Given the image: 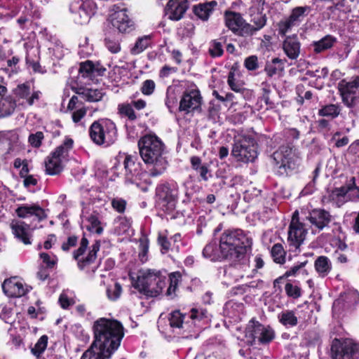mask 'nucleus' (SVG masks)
<instances>
[{"label": "nucleus", "instance_id": "obj_1", "mask_svg": "<svg viewBox=\"0 0 359 359\" xmlns=\"http://www.w3.org/2000/svg\"><path fill=\"white\" fill-rule=\"evenodd\" d=\"M252 244V240L242 230H228L222 234L219 248L216 243H210L203 248V255L212 261L220 259L247 261L245 254Z\"/></svg>", "mask_w": 359, "mask_h": 359}, {"label": "nucleus", "instance_id": "obj_2", "mask_svg": "<svg viewBox=\"0 0 359 359\" xmlns=\"http://www.w3.org/2000/svg\"><path fill=\"white\" fill-rule=\"evenodd\" d=\"M137 145L140 156L147 165L149 176L157 177L162 175L168 168V161L161 140L156 135L148 134L139 140Z\"/></svg>", "mask_w": 359, "mask_h": 359}, {"label": "nucleus", "instance_id": "obj_3", "mask_svg": "<svg viewBox=\"0 0 359 359\" xmlns=\"http://www.w3.org/2000/svg\"><path fill=\"white\" fill-rule=\"evenodd\" d=\"M94 341L107 352L113 354L124 337L123 325L116 320L100 318L93 324Z\"/></svg>", "mask_w": 359, "mask_h": 359}, {"label": "nucleus", "instance_id": "obj_4", "mask_svg": "<svg viewBox=\"0 0 359 359\" xmlns=\"http://www.w3.org/2000/svg\"><path fill=\"white\" fill-rule=\"evenodd\" d=\"M169 323L171 327L182 329L184 332H196L206 325L209 318L208 312L203 309H192L190 313L182 314L176 310L170 313Z\"/></svg>", "mask_w": 359, "mask_h": 359}, {"label": "nucleus", "instance_id": "obj_5", "mask_svg": "<svg viewBox=\"0 0 359 359\" xmlns=\"http://www.w3.org/2000/svg\"><path fill=\"white\" fill-rule=\"evenodd\" d=\"M179 196V185L175 181L158 184L156 188V203L162 211L170 213L176 208Z\"/></svg>", "mask_w": 359, "mask_h": 359}, {"label": "nucleus", "instance_id": "obj_6", "mask_svg": "<svg viewBox=\"0 0 359 359\" xmlns=\"http://www.w3.org/2000/svg\"><path fill=\"white\" fill-rule=\"evenodd\" d=\"M90 139L97 145L109 146L117 140L115 123L109 119H100L92 123L89 129Z\"/></svg>", "mask_w": 359, "mask_h": 359}, {"label": "nucleus", "instance_id": "obj_7", "mask_svg": "<svg viewBox=\"0 0 359 359\" xmlns=\"http://www.w3.org/2000/svg\"><path fill=\"white\" fill-rule=\"evenodd\" d=\"M89 242L83 236L80 242L79 247L73 252V257L77 262V266L81 270H86L87 272L91 269L93 272L97 268L95 261L97 253L100 250V243L96 241L90 247H88Z\"/></svg>", "mask_w": 359, "mask_h": 359}, {"label": "nucleus", "instance_id": "obj_8", "mask_svg": "<svg viewBox=\"0 0 359 359\" xmlns=\"http://www.w3.org/2000/svg\"><path fill=\"white\" fill-rule=\"evenodd\" d=\"M73 144L72 139L67 137L63 143L50 154L45 162L46 172L48 175H57L63 170L64 163L68 161Z\"/></svg>", "mask_w": 359, "mask_h": 359}, {"label": "nucleus", "instance_id": "obj_9", "mask_svg": "<svg viewBox=\"0 0 359 359\" xmlns=\"http://www.w3.org/2000/svg\"><path fill=\"white\" fill-rule=\"evenodd\" d=\"M273 159L281 174L295 169L300 163L299 154L290 144L282 145L273 153Z\"/></svg>", "mask_w": 359, "mask_h": 359}, {"label": "nucleus", "instance_id": "obj_10", "mask_svg": "<svg viewBox=\"0 0 359 359\" xmlns=\"http://www.w3.org/2000/svg\"><path fill=\"white\" fill-rule=\"evenodd\" d=\"M330 351L332 359H356L359 354V343L350 338L335 337Z\"/></svg>", "mask_w": 359, "mask_h": 359}, {"label": "nucleus", "instance_id": "obj_11", "mask_svg": "<svg viewBox=\"0 0 359 359\" xmlns=\"http://www.w3.org/2000/svg\"><path fill=\"white\" fill-rule=\"evenodd\" d=\"M231 155L243 163L252 162L257 157V144L254 138L244 136L237 139L232 147Z\"/></svg>", "mask_w": 359, "mask_h": 359}, {"label": "nucleus", "instance_id": "obj_12", "mask_svg": "<svg viewBox=\"0 0 359 359\" xmlns=\"http://www.w3.org/2000/svg\"><path fill=\"white\" fill-rule=\"evenodd\" d=\"M274 332L269 327H265L259 322L252 319L245 328V337L248 343L252 344H268L274 338Z\"/></svg>", "mask_w": 359, "mask_h": 359}, {"label": "nucleus", "instance_id": "obj_13", "mask_svg": "<svg viewBox=\"0 0 359 359\" xmlns=\"http://www.w3.org/2000/svg\"><path fill=\"white\" fill-rule=\"evenodd\" d=\"M298 212L293 214L287 231V243L290 251L299 252V248L303 244L307 234L305 224L301 222L298 217Z\"/></svg>", "mask_w": 359, "mask_h": 359}, {"label": "nucleus", "instance_id": "obj_14", "mask_svg": "<svg viewBox=\"0 0 359 359\" xmlns=\"http://www.w3.org/2000/svg\"><path fill=\"white\" fill-rule=\"evenodd\" d=\"M225 25L236 36L248 37L252 30L251 25L248 23L241 13L226 11L224 12Z\"/></svg>", "mask_w": 359, "mask_h": 359}, {"label": "nucleus", "instance_id": "obj_15", "mask_svg": "<svg viewBox=\"0 0 359 359\" xmlns=\"http://www.w3.org/2000/svg\"><path fill=\"white\" fill-rule=\"evenodd\" d=\"M96 4L93 0H86L81 3H72L70 11L73 13L74 20L79 25L86 24L96 12Z\"/></svg>", "mask_w": 359, "mask_h": 359}, {"label": "nucleus", "instance_id": "obj_16", "mask_svg": "<svg viewBox=\"0 0 359 359\" xmlns=\"http://www.w3.org/2000/svg\"><path fill=\"white\" fill-rule=\"evenodd\" d=\"M107 69L100 62H93L91 60H86L79 65V72L83 77L89 80L88 85L91 83H100L102 81V76L104 75Z\"/></svg>", "mask_w": 359, "mask_h": 359}, {"label": "nucleus", "instance_id": "obj_17", "mask_svg": "<svg viewBox=\"0 0 359 359\" xmlns=\"http://www.w3.org/2000/svg\"><path fill=\"white\" fill-rule=\"evenodd\" d=\"M310 11L311 8L307 6L293 8L290 15L278 23L279 34L285 35L292 27L299 25Z\"/></svg>", "mask_w": 359, "mask_h": 359}, {"label": "nucleus", "instance_id": "obj_18", "mask_svg": "<svg viewBox=\"0 0 359 359\" xmlns=\"http://www.w3.org/2000/svg\"><path fill=\"white\" fill-rule=\"evenodd\" d=\"M159 272L155 270L147 269L140 271L137 279L135 283L141 294L149 297L150 289L154 287Z\"/></svg>", "mask_w": 359, "mask_h": 359}, {"label": "nucleus", "instance_id": "obj_19", "mask_svg": "<svg viewBox=\"0 0 359 359\" xmlns=\"http://www.w3.org/2000/svg\"><path fill=\"white\" fill-rule=\"evenodd\" d=\"M125 168V177L126 182L131 184H137L141 180L142 174L141 164L137 161L135 156L127 155L123 161Z\"/></svg>", "mask_w": 359, "mask_h": 359}, {"label": "nucleus", "instance_id": "obj_20", "mask_svg": "<svg viewBox=\"0 0 359 359\" xmlns=\"http://www.w3.org/2000/svg\"><path fill=\"white\" fill-rule=\"evenodd\" d=\"M128 9L123 8L115 11L111 15V22L114 28H116L119 32L128 33L134 29V22L127 14Z\"/></svg>", "mask_w": 359, "mask_h": 359}, {"label": "nucleus", "instance_id": "obj_21", "mask_svg": "<svg viewBox=\"0 0 359 359\" xmlns=\"http://www.w3.org/2000/svg\"><path fill=\"white\" fill-rule=\"evenodd\" d=\"M11 228L15 237L25 245L32 243V231L36 226L27 224L23 221L13 220L11 224Z\"/></svg>", "mask_w": 359, "mask_h": 359}, {"label": "nucleus", "instance_id": "obj_22", "mask_svg": "<svg viewBox=\"0 0 359 359\" xmlns=\"http://www.w3.org/2000/svg\"><path fill=\"white\" fill-rule=\"evenodd\" d=\"M188 7L187 0H169L165 8V14L168 19L178 21L183 18Z\"/></svg>", "mask_w": 359, "mask_h": 359}, {"label": "nucleus", "instance_id": "obj_23", "mask_svg": "<svg viewBox=\"0 0 359 359\" xmlns=\"http://www.w3.org/2000/svg\"><path fill=\"white\" fill-rule=\"evenodd\" d=\"M81 219L83 228L86 229L90 233L97 234L102 233L103 228L100 220V215L97 212H89L83 210L81 215Z\"/></svg>", "mask_w": 359, "mask_h": 359}, {"label": "nucleus", "instance_id": "obj_24", "mask_svg": "<svg viewBox=\"0 0 359 359\" xmlns=\"http://www.w3.org/2000/svg\"><path fill=\"white\" fill-rule=\"evenodd\" d=\"M4 292L11 297H20L29 291V288L25 285L16 278L6 279L2 284Z\"/></svg>", "mask_w": 359, "mask_h": 359}, {"label": "nucleus", "instance_id": "obj_25", "mask_svg": "<svg viewBox=\"0 0 359 359\" xmlns=\"http://www.w3.org/2000/svg\"><path fill=\"white\" fill-rule=\"evenodd\" d=\"M17 216L20 218L32 217L33 220L40 222L46 217L44 210L38 205H20L15 210Z\"/></svg>", "mask_w": 359, "mask_h": 359}, {"label": "nucleus", "instance_id": "obj_26", "mask_svg": "<svg viewBox=\"0 0 359 359\" xmlns=\"http://www.w3.org/2000/svg\"><path fill=\"white\" fill-rule=\"evenodd\" d=\"M307 219L313 226L321 231L329 225L332 216L328 211L319 208L311 211Z\"/></svg>", "mask_w": 359, "mask_h": 359}, {"label": "nucleus", "instance_id": "obj_27", "mask_svg": "<svg viewBox=\"0 0 359 359\" xmlns=\"http://www.w3.org/2000/svg\"><path fill=\"white\" fill-rule=\"evenodd\" d=\"M201 100L200 91H188L181 99L179 109L180 111L189 113L198 109L201 106Z\"/></svg>", "mask_w": 359, "mask_h": 359}, {"label": "nucleus", "instance_id": "obj_28", "mask_svg": "<svg viewBox=\"0 0 359 359\" xmlns=\"http://www.w3.org/2000/svg\"><path fill=\"white\" fill-rule=\"evenodd\" d=\"M6 92L0 91V114L2 116L11 115L18 105L15 95H7Z\"/></svg>", "mask_w": 359, "mask_h": 359}, {"label": "nucleus", "instance_id": "obj_29", "mask_svg": "<svg viewBox=\"0 0 359 359\" xmlns=\"http://www.w3.org/2000/svg\"><path fill=\"white\" fill-rule=\"evenodd\" d=\"M283 50L287 56L291 60H295L300 53V42L297 35L287 36L283 44Z\"/></svg>", "mask_w": 359, "mask_h": 359}, {"label": "nucleus", "instance_id": "obj_30", "mask_svg": "<svg viewBox=\"0 0 359 359\" xmlns=\"http://www.w3.org/2000/svg\"><path fill=\"white\" fill-rule=\"evenodd\" d=\"M112 354L107 352L105 348L100 346L93 341L90 346L82 354L80 359H105L109 358Z\"/></svg>", "mask_w": 359, "mask_h": 359}, {"label": "nucleus", "instance_id": "obj_31", "mask_svg": "<svg viewBox=\"0 0 359 359\" xmlns=\"http://www.w3.org/2000/svg\"><path fill=\"white\" fill-rule=\"evenodd\" d=\"M298 310H283L278 314V319L280 323L286 327H293L298 324V319L300 318Z\"/></svg>", "mask_w": 359, "mask_h": 359}, {"label": "nucleus", "instance_id": "obj_32", "mask_svg": "<svg viewBox=\"0 0 359 359\" xmlns=\"http://www.w3.org/2000/svg\"><path fill=\"white\" fill-rule=\"evenodd\" d=\"M217 6V2L216 1H211L194 6L193 11L198 18L207 21Z\"/></svg>", "mask_w": 359, "mask_h": 359}, {"label": "nucleus", "instance_id": "obj_33", "mask_svg": "<svg viewBox=\"0 0 359 359\" xmlns=\"http://www.w3.org/2000/svg\"><path fill=\"white\" fill-rule=\"evenodd\" d=\"M343 102L354 113L359 112V91H339Z\"/></svg>", "mask_w": 359, "mask_h": 359}, {"label": "nucleus", "instance_id": "obj_34", "mask_svg": "<svg viewBox=\"0 0 359 359\" xmlns=\"http://www.w3.org/2000/svg\"><path fill=\"white\" fill-rule=\"evenodd\" d=\"M337 39L332 35L327 34L318 41H315L311 43L315 53H321L329 49H331L337 43Z\"/></svg>", "mask_w": 359, "mask_h": 359}, {"label": "nucleus", "instance_id": "obj_35", "mask_svg": "<svg viewBox=\"0 0 359 359\" xmlns=\"http://www.w3.org/2000/svg\"><path fill=\"white\" fill-rule=\"evenodd\" d=\"M18 106L23 107L31 106L35 100L39 99L38 91H13Z\"/></svg>", "mask_w": 359, "mask_h": 359}, {"label": "nucleus", "instance_id": "obj_36", "mask_svg": "<svg viewBox=\"0 0 359 359\" xmlns=\"http://www.w3.org/2000/svg\"><path fill=\"white\" fill-rule=\"evenodd\" d=\"M111 27L105 29L104 44L109 51L116 54L121 50V39L115 34L111 33Z\"/></svg>", "mask_w": 359, "mask_h": 359}, {"label": "nucleus", "instance_id": "obj_37", "mask_svg": "<svg viewBox=\"0 0 359 359\" xmlns=\"http://www.w3.org/2000/svg\"><path fill=\"white\" fill-rule=\"evenodd\" d=\"M359 301V294L357 292L353 291L345 294L344 297L335 300L333 303L332 311L336 314L341 306H344L345 303L349 306L351 304H356Z\"/></svg>", "mask_w": 359, "mask_h": 359}, {"label": "nucleus", "instance_id": "obj_38", "mask_svg": "<svg viewBox=\"0 0 359 359\" xmlns=\"http://www.w3.org/2000/svg\"><path fill=\"white\" fill-rule=\"evenodd\" d=\"M315 269L320 277H325L331 271L332 263L325 256L318 257L314 263Z\"/></svg>", "mask_w": 359, "mask_h": 359}, {"label": "nucleus", "instance_id": "obj_39", "mask_svg": "<svg viewBox=\"0 0 359 359\" xmlns=\"http://www.w3.org/2000/svg\"><path fill=\"white\" fill-rule=\"evenodd\" d=\"M122 293V287L119 283L116 280H110L107 285L106 295L110 301H116L121 297Z\"/></svg>", "mask_w": 359, "mask_h": 359}, {"label": "nucleus", "instance_id": "obj_40", "mask_svg": "<svg viewBox=\"0 0 359 359\" xmlns=\"http://www.w3.org/2000/svg\"><path fill=\"white\" fill-rule=\"evenodd\" d=\"M267 18L265 14L262 13H257L252 15L251 22L255 25H251L252 30L250 31V34L249 36L254 35L257 31L260 30L263 28L266 23Z\"/></svg>", "mask_w": 359, "mask_h": 359}, {"label": "nucleus", "instance_id": "obj_41", "mask_svg": "<svg viewBox=\"0 0 359 359\" xmlns=\"http://www.w3.org/2000/svg\"><path fill=\"white\" fill-rule=\"evenodd\" d=\"M131 229V221L125 217H118L115 221V231L118 235L128 233Z\"/></svg>", "mask_w": 359, "mask_h": 359}, {"label": "nucleus", "instance_id": "obj_42", "mask_svg": "<svg viewBox=\"0 0 359 359\" xmlns=\"http://www.w3.org/2000/svg\"><path fill=\"white\" fill-rule=\"evenodd\" d=\"M151 45L150 36H143L136 41L134 46L131 48L130 53L133 55H137L143 52L147 48Z\"/></svg>", "mask_w": 359, "mask_h": 359}, {"label": "nucleus", "instance_id": "obj_43", "mask_svg": "<svg viewBox=\"0 0 359 359\" xmlns=\"http://www.w3.org/2000/svg\"><path fill=\"white\" fill-rule=\"evenodd\" d=\"M355 180V177H352L347 183L346 186L335 189L332 191V197L334 198V196H344L349 191L353 189H357L359 192V187H356Z\"/></svg>", "mask_w": 359, "mask_h": 359}, {"label": "nucleus", "instance_id": "obj_44", "mask_svg": "<svg viewBox=\"0 0 359 359\" xmlns=\"http://www.w3.org/2000/svg\"><path fill=\"white\" fill-rule=\"evenodd\" d=\"M48 337L46 335H43L39 339L34 346L31 348L32 353L37 358H39L41 355L46 350L48 344Z\"/></svg>", "mask_w": 359, "mask_h": 359}, {"label": "nucleus", "instance_id": "obj_45", "mask_svg": "<svg viewBox=\"0 0 359 359\" xmlns=\"http://www.w3.org/2000/svg\"><path fill=\"white\" fill-rule=\"evenodd\" d=\"M79 97L90 102H98L103 97L102 91H76Z\"/></svg>", "mask_w": 359, "mask_h": 359}, {"label": "nucleus", "instance_id": "obj_46", "mask_svg": "<svg viewBox=\"0 0 359 359\" xmlns=\"http://www.w3.org/2000/svg\"><path fill=\"white\" fill-rule=\"evenodd\" d=\"M271 254L275 262L278 264H283L285 262L286 252L281 244H275L272 247Z\"/></svg>", "mask_w": 359, "mask_h": 359}, {"label": "nucleus", "instance_id": "obj_47", "mask_svg": "<svg viewBox=\"0 0 359 359\" xmlns=\"http://www.w3.org/2000/svg\"><path fill=\"white\" fill-rule=\"evenodd\" d=\"M340 113V108L335 104H329L323 107L319 110V115L325 116L330 119L337 117Z\"/></svg>", "mask_w": 359, "mask_h": 359}, {"label": "nucleus", "instance_id": "obj_48", "mask_svg": "<svg viewBox=\"0 0 359 359\" xmlns=\"http://www.w3.org/2000/svg\"><path fill=\"white\" fill-rule=\"evenodd\" d=\"M282 69V60L278 57L273 58L271 62H267L265 66V71L269 76L276 74L278 70H281Z\"/></svg>", "mask_w": 359, "mask_h": 359}, {"label": "nucleus", "instance_id": "obj_49", "mask_svg": "<svg viewBox=\"0 0 359 359\" xmlns=\"http://www.w3.org/2000/svg\"><path fill=\"white\" fill-rule=\"evenodd\" d=\"M167 280L165 277L161 276L160 273L158 275L157 279L154 283V287L150 289L149 297H156L158 295L166 286Z\"/></svg>", "mask_w": 359, "mask_h": 359}, {"label": "nucleus", "instance_id": "obj_50", "mask_svg": "<svg viewBox=\"0 0 359 359\" xmlns=\"http://www.w3.org/2000/svg\"><path fill=\"white\" fill-rule=\"evenodd\" d=\"M320 172V165H318L313 172L312 180L309 182L304 189L302 191V193L304 194H312L314 191L316 180L318 179Z\"/></svg>", "mask_w": 359, "mask_h": 359}, {"label": "nucleus", "instance_id": "obj_51", "mask_svg": "<svg viewBox=\"0 0 359 359\" xmlns=\"http://www.w3.org/2000/svg\"><path fill=\"white\" fill-rule=\"evenodd\" d=\"M359 88V76H353L350 81L345 79L339 83V90H351Z\"/></svg>", "mask_w": 359, "mask_h": 359}, {"label": "nucleus", "instance_id": "obj_52", "mask_svg": "<svg viewBox=\"0 0 359 359\" xmlns=\"http://www.w3.org/2000/svg\"><path fill=\"white\" fill-rule=\"evenodd\" d=\"M118 109L120 114L127 116L128 119L131 121L136 119L135 113L130 104H121L118 105Z\"/></svg>", "mask_w": 359, "mask_h": 359}, {"label": "nucleus", "instance_id": "obj_53", "mask_svg": "<svg viewBox=\"0 0 359 359\" xmlns=\"http://www.w3.org/2000/svg\"><path fill=\"white\" fill-rule=\"evenodd\" d=\"M285 290L286 294L289 297L294 299L299 298L302 294L301 288L299 286L293 285L292 283H287L285 284Z\"/></svg>", "mask_w": 359, "mask_h": 359}, {"label": "nucleus", "instance_id": "obj_54", "mask_svg": "<svg viewBox=\"0 0 359 359\" xmlns=\"http://www.w3.org/2000/svg\"><path fill=\"white\" fill-rule=\"evenodd\" d=\"M236 76H239V74L237 72L235 68L232 69V70L229 73L228 76V83L231 87L232 90H240L238 88L240 86L239 81H237L236 79ZM243 90H245L243 88Z\"/></svg>", "mask_w": 359, "mask_h": 359}, {"label": "nucleus", "instance_id": "obj_55", "mask_svg": "<svg viewBox=\"0 0 359 359\" xmlns=\"http://www.w3.org/2000/svg\"><path fill=\"white\" fill-rule=\"evenodd\" d=\"M40 258L42 259L43 263L46 264L47 268H53L57 262L56 256L49 255L46 252L40 253Z\"/></svg>", "mask_w": 359, "mask_h": 359}, {"label": "nucleus", "instance_id": "obj_56", "mask_svg": "<svg viewBox=\"0 0 359 359\" xmlns=\"http://www.w3.org/2000/svg\"><path fill=\"white\" fill-rule=\"evenodd\" d=\"M260 196V190L252 187L251 189H249L246 190L244 192L243 198L244 200L250 203L253 201H256Z\"/></svg>", "mask_w": 359, "mask_h": 359}, {"label": "nucleus", "instance_id": "obj_57", "mask_svg": "<svg viewBox=\"0 0 359 359\" xmlns=\"http://www.w3.org/2000/svg\"><path fill=\"white\" fill-rule=\"evenodd\" d=\"M222 45L220 42L214 40L211 42L209 53L212 57H219L223 54Z\"/></svg>", "mask_w": 359, "mask_h": 359}, {"label": "nucleus", "instance_id": "obj_58", "mask_svg": "<svg viewBox=\"0 0 359 359\" xmlns=\"http://www.w3.org/2000/svg\"><path fill=\"white\" fill-rule=\"evenodd\" d=\"M180 273L179 272L173 273L170 275L168 281L170 282L169 287L167 290L168 294H170L172 292H175L178 285Z\"/></svg>", "mask_w": 359, "mask_h": 359}, {"label": "nucleus", "instance_id": "obj_59", "mask_svg": "<svg viewBox=\"0 0 359 359\" xmlns=\"http://www.w3.org/2000/svg\"><path fill=\"white\" fill-rule=\"evenodd\" d=\"M26 62L35 73L44 74L46 72L45 67H42L39 61L31 60L29 56L26 57Z\"/></svg>", "mask_w": 359, "mask_h": 359}, {"label": "nucleus", "instance_id": "obj_60", "mask_svg": "<svg viewBox=\"0 0 359 359\" xmlns=\"http://www.w3.org/2000/svg\"><path fill=\"white\" fill-rule=\"evenodd\" d=\"M44 136L42 132H36L34 134H31L29 136V142L34 147H39L41 144V140Z\"/></svg>", "mask_w": 359, "mask_h": 359}, {"label": "nucleus", "instance_id": "obj_61", "mask_svg": "<svg viewBox=\"0 0 359 359\" xmlns=\"http://www.w3.org/2000/svg\"><path fill=\"white\" fill-rule=\"evenodd\" d=\"M213 95L216 97V98L221 102H222L225 106L227 105V103L232 101L233 95L231 93H226V91H213Z\"/></svg>", "mask_w": 359, "mask_h": 359}, {"label": "nucleus", "instance_id": "obj_62", "mask_svg": "<svg viewBox=\"0 0 359 359\" xmlns=\"http://www.w3.org/2000/svg\"><path fill=\"white\" fill-rule=\"evenodd\" d=\"M245 67L248 70H255L258 68V59L256 55H251L245 60Z\"/></svg>", "mask_w": 359, "mask_h": 359}, {"label": "nucleus", "instance_id": "obj_63", "mask_svg": "<svg viewBox=\"0 0 359 359\" xmlns=\"http://www.w3.org/2000/svg\"><path fill=\"white\" fill-rule=\"evenodd\" d=\"M177 103V99L175 91H167L165 104L167 107L171 111L172 108L175 107Z\"/></svg>", "mask_w": 359, "mask_h": 359}, {"label": "nucleus", "instance_id": "obj_64", "mask_svg": "<svg viewBox=\"0 0 359 359\" xmlns=\"http://www.w3.org/2000/svg\"><path fill=\"white\" fill-rule=\"evenodd\" d=\"M111 205L118 212H123L126 209V202L122 198H116L112 200Z\"/></svg>", "mask_w": 359, "mask_h": 359}]
</instances>
